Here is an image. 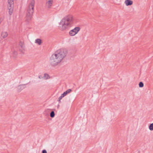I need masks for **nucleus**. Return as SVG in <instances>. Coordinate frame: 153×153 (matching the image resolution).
I'll list each match as a JSON object with an SVG mask.
<instances>
[{
	"instance_id": "nucleus-1",
	"label": "nucleus",
	"mask_w": 153,
	"mask_h": 153,
	"mask_svg": "<svg viewBox=\"0 0 153 153\" xmlns=\"http://www.w3.org/2000/svg\"><path fill=\"white\" fill-rule=\"evenodd\" d=\"M68 54L67 50L65 49L58 50L53 54L50 58V62L52 66L59 64Z\"/></svg>"
},
{
	"instance_id": "nucleus-2",
	"label": "nucleus",
	"mask_w": 153,
	"mask_h": 153,
	"mask_svg": "<svg viewBox=\"0 0 153 153\" xmlns=\"http://www.w3.org/2000/svg\"><path fill=\"white\" fill-rule=\"evenodd\" d=\"M74 19L72 15H68L63 18L60 21L59 27V29L64 31L71 27L73 23Z\"/></svg>"
},
{
	"instance_id": "nucleus-3",
	"label": "nucleus",
	"mask_w": 153,
	"mask_h": 153,
	"mask_svg": "<svg viewBox=\"0 0 153 153\" xmlns=\"http://www.w3.org/2000/svg\"><path fill=\"white\" fill-rule=\"evenodd\" d=\"M35 1L31 0L27 8L26 12V19L27 21H30L32 17L33 12Z\"/></svg>"
},
{
	"instance_id": "nucleus-4",
	"label": "nucleus",
	"mask_w": 153,
	"mask_h": 153,
	"mask_svg": "<svg viewBox=\"0 0 153 153\" xmlns=\"http://www.w3.org/2000/svg\"><path fill=\"white\" fill-rule=\"evenodd\" d=\"M80 30V28L79 27H76L74 29L71 30L69 32V33L70 36H73L76 34Z\"/></svg>"
},
{
	"instance_id": "nucleus-5",
	"label": "nucleus",
	"mask_w": 153,
	"mask_h": 153,
	"mask_svg": "<svg viewBox=\"0 0 153 153\" xmlns=\"http://www.w3.org/2000/svg\"><path fill=\"white\" fill-rule=\"evenodd\" d=\"M53 3V0H47L46 3V5L48 8H50L52 5Z\"/></svg>"
},
{
	"instance_id": "nucleus-6",
	"label": "nucleus",
	"mask_w": 153,
	"mask_h": 153,
	"mask_svg": "<svg viewBox=\"0 0 153 153\" xmlns=\"http://www.w3.org/2000/svg\"><path fill=\"white\" fill-rule=\"evenodd\" d=\"M27 84H26V85ZM26 84H21L19 85L17 87V89L19 91H21L25 87V85Z\"/></svg>"
},
{
	"instance_id": "nucleus-7",
	"label": "nucleus",
	"mask_w": 153,
	"mask_h": 153,
	"mask_svg": "<svg viewBox=\"0 0 153 153\" xmlns=\"http://www.w3.org/2000/svg\"><path fill=\"white\" fill-rule=\"evenodd\" d=\"M8 35V33L6 31H2L1 34V37L4 39L7 37Z\"/></svg>"
},
{
	"instance_id": "nucleus-8",
	"label": "nucleus",
	"mask_w": 153,
	"mask_h": 153,
	"mask_svg": "<svg viewBox=\"0 0 153 153\" xmlns=\"http://www.w3.org/2000/svg\"><path fill=\"white\" fill-rule=\"evenodd\" d=\"M125 3L127 6L131 5L133 4V1L130 0H126Z\"/></svg>"
},
{
	"instance_id": "nucleus-9",
	"label": "nucleus",
	"mask_w": 153,
	"mask_h": 153,
	"mask_svg": "<svg viewBox=\"0 0 153 153\" xmlns=\"http://www.w3.org/2000/svg\"><path fill=\"white\" fill-rule=\"evenodd\" d=\"M8 9L9 10V13L10 15H11L13 13V6H8Z\"/></svg>"
},
{
	"instance_id": "nucleus-10",
	"label": "nucleus",
	"mask_w": 153,
	"mask_h": 153,
	"mask_svg": "<svg viewBox=\"0 0 153 153\" xmlns=\"http://www.w3.org/2000/svg\"><path fill=\"white\" fill-rule=\"evenodd\" d=\"M35 43L38 44L39 45H40L42 43V40L40 39H36L35 40Z\"/></svg>"
},
{
	"instance_id": "nucleus-11",
	"label": "nucleus",
	"mask_w": 153,
	"mask_h": 153,
	"mask_svg": "<svg viewBox=\"0 0 153 153\" xmlns=\"http://www.w3.org/2000/svg\"><path fill=\"white\" fill-rule=\"evenodd\" d=\"M8 6H13L14 2L13 0H8Z\"/></svg>"
},
{
	"instance_id": "nucleus-12",
	"label": "nucleus",
	"mask_w": 153,
	"mask_h": 153,
	"mask_svg": "<svg viewBox=\"0 0 153 153\" xmlns=\"http://www.w3.org/2000/svg\"><path fill=\"white\" fill-rule=\"evenodd\" d=\"M72 90L71 89H69L67 90L65 92H64L63 93L64 94V95L66 96L68 94L70 93L71 91Z\"/></svg>"
},
{
	"instance_id": "nucleus-13",
	"label": "nucleus",
	"mask_w": 153,
	"mask_h": 153,
	"mask_svg": "<svg viewBox=\"0 0 153 153\" xmlns=\"http://www.w3.org/2000/svg\"><path fill=\"white\" fill-rule=\"evenodd\" d=\"M25 48V46H24V44L22 42H20L19 43V48Z\"/></svg>"
},
{
	"instance_id": "nucleus-14",
	"label": "nucleus",
	"mask_w": 153,
	"mask_h": 153,
	"mask_svg": "<svg viewBox=\"0 0 153 153\" xmlns=\"http://www.w3.org/2000/svg\"><path fill=\"white\" fill-rule=\"evenodd\" d=\"M13 56L14 57H15L17 55V51H16L15 50L13 51Z\"/></svg>"
},
{
	"instance_id": "nucleus-15",
	"label": "nucleus",
	"mask_w": 153,
	"mask_h": 153,
	"mask_svg": "<svg viewBox=\"0 0 153 153\" xmlns=\"http://www.w3.org/2000/svg\"><path fill=\"white\" fill-rule=\"evenodd\" d=\"M44 77L46 79H48L49 78H50V77L49 76V75L47 74H44Z\"/></svg>"
},
{
	"instance_id": "nucleus-16",
	"label": "nucleus",
	"mask_w": 153,
	"mask_h": 153,
	"mask_svg": "<svg viewBox=\"0 0 153 153\" xmlns=\"http://www.w3.org/2000/svg\"><path fill=\"white\" fill-rule=\"evenodd\" d=\"M149 128L151 131L153 130V123H151L149 125Z\"/></svg>"
},
{
	"instance_id": "nucleus-17",
	"label": "nucleus",
	"mask_w": 153,
	"mask_h": 153,
	"mask_svg": "<svg viewBox=\"0 0 153 153\" xmlns=\"http://www.w3.org/2000/svg\"><path fill=\"white\" fill-rule=\"evenodd\" d=\"M50 117H53L55 116V113L54 111H52L50 113Z\"/></svg>"
},
{
	"instance_id": "nucleus-18",
	"label": "nucleus",
	"mask_w": 153,
	"mask_h": 153,
	"mask_svg": "<svg viewBox=\"0 0 153 153\" xmlns=\"http://www.w3.org/2000/svg\"><path fill=\"white\" fill-rule=\"evenodd\" d=\"M139 86L140 87H143L144 86V84L143 82H140L139 83Z\"/></svg>"
},
{
	"instance_id": "nucleus-19",
	"label": "nucleus",
	"mask_w": 153,
	"mask_h": 153,
	"mask_svg": "<svg viewBox=\"0 0 153 153\" xmlns=\"http://www.w3.org/2000/svg\"><path fill=\"white\" fill-rule=\"evenodd\" d=\"M19 50L22 53H24L25 51V48H19Z\"/></svg>"
},
{
	"instance_id": "nucleus-20",
	"label": "nucleus",
	"mask_w": 153,
	"mask_h": 153,
	"mask_svg": "<svg viewBox=\"0 0 153 153\" xmlns=\"http://www.w3.org/2000/svg\"><path fill=\"white\" fill-rule=\"evenodd\" d=\"M63 98L61 96H60L58 99V101L60 102V100L62 99Z\"/></svg>"
},
{
	"instance_id": "nucleus-21",
	"label": "nucleus",
	"mask_w": 153,
	"mask_h": 153,
	"mask_svg": "<svg viewBox=\"0 0 153 153\" xmlns=\"http://www.w3.org/2000/svg\"><path fill=\"white\" fill-rule=\"evenodd\" d=\"M42 153H47V152L46 150L44 149L42 150Z\"/></svg>"
},
{
	"instance_id": "nucleus-22",
	"label": "nucleus",
	"mask_w": 153,
	"mask_h": 153,
	"mask_svg": "<svg viewBox=\"0 0 153 153\" xmlns=\"http://www.w3.org/2000/svg\"><path fill=\"white\" fill-rule=\"evenodd\" d=\"M61 96L62 97H63L65 95H64V94L63 93L61 94Z\"/></svg>"
},
{
	"instance_id": "nucleus-23",
	"label": "nucleus",
	"mask_w": 153,
	"mask_h": 153,
	"mask_svg": "<svg viewBox=\"0 0 153 153\" xmlns=\"http://www.w3.org/2000/svg\"><path fill=\"white\" fill-rule=\"evenodd\" d=\"M61 96L62 97H63L65 95H64V94L63 93L61 94Z\"/></svg>"
},
{
	"instance_id": "nucleus-24",
	"label": "nucleus",
	"mask_w": 153,
	"mask_h": 153,
	"mask_svg": "<svg viewBox=\"0 0 153 153\" xmlns=\"http://www.w3.org/2000/svg\"><path fill=\"white\" fill-rule=\"evenodd\" d=\"M41 78H42V77L41 76H39V79H41Z\"/></svg>"
},
{
	"instance_id": "nucleus-25",
	"label": "nucleus",
	"mask_w": 153,
	"mask_h": 153,
	"mask_svg": "<svg viewBox=\"0 0 153 153\" xmlns=\"http://www.w3.org/2000/svg\"><path fill=\"white\" fill-rule=\"evenodd\" d=\"M1 20H0V24H1Z\"/></svg>"
}]
</instances>
